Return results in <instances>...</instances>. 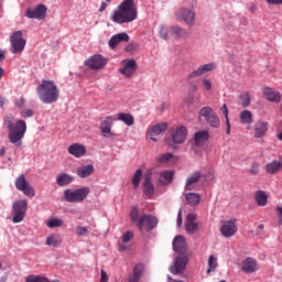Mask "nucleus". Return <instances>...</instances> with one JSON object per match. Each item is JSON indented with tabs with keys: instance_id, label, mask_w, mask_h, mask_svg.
Masks as SVG:
<instances>
[{
	"instance_id": "nucleus-37",
	"label": "nucleus",
	"mask_w": 282,
	"mask_h": 282,
	"mask_svg": "<svg viewBox=\"0 0 282 282\" xmlns=\"http://www.w3.org/2000/svg\"><path fill=\"white\" fill-rule=\"evenodd\" d=\"M61 243H63V238H61L58 234H53L46 239V246H54V248H57Z\"/></svg>"
},
{
	"instance_id": "nucleus-34",
	"label": "nucleus",
	"mask_w": 282,
	"mask_h": 282,
	"mask_svg": "<svg viewBox=\"0 0 282 282\" xmlns=\"http://www.w3.org/2000/svg\"><path fill=\"white\" fill-rule=\"evenodd\" d=\"M118 120L127 124V127H133L135 119L133 118V115L131 113H124L121 112L118 115Z\"/></svg>"
},
{
	"instance_id": "nucleus-64",
	"label": "nucleus",
	"mask_w": 282,
	"mask_h": 282,
	"mask_svg": "<svg viewBox=\"0 0 282 282\" xmlns=\"http://www.w3.org/2000/svg\"><path fill=\"white\" fill-rule=\"evenodd\" d=\"M7 99L4 97H0V107L3 108V106L6 105Z\"/></svg>"
},
{
	"instance_id": "nucleus-8",
	"label": "nucleus",
	"mask_w": 282,
	"mask_h": 282,
	"mask_svg": "<svg viewBox=\"0 0 282 282\" xmlns=\"http://www.w3.org/2000/svg\"><path fill=\"white\" fill-rule=\"evenodd\" d=\"M15 188L25 195L26 197H34L36 191L30 185V182L25 178V175L21 174L15 178Z\"/></svg>"
},
{
	"instance_id": "nucleus-39",
	"label": "nucleus",
	"mask_w": 282,
	"mask_h": 282,
	"mask_svg": "<svg viewBox=\"0 0 282 282\" xmlns=\"http://www.w3.org/2000/svg\"><path fill=\"white\" fill-rule=\"evenodd\" d=\"M186 199H187L188 204H192V206H197V204H199V202H202V196L196 193H188V194H186Z\"/></svg>"
},
{
	"instance_id": "nucleus-46",
	"label": "nucleus",
	"mask_w": 282,
	"mask_h": 282,
	"mask_svg": "<svg viewBox=\"0 0 282 282\" xmlns=\"http://www.w3.org/2000/svg\"><path fill=\"white\" fill-rule=\"evenodd\" d=\"M26 282H50V280L44 276L29 275Z\"/></svg>"
},
{
	"instance_id": "nucleus-38",
	"label": "nucleus",
	"mask_w": 282,
	"mask_h": 282,
	"mask_svg": "<svg viewBox=\"0 0 282 282\" xmlns=\"http://www.w3.org/2000/svg\"><path fill=\"white\" fill-rule=\"evenodd\" d=\"M135 69H138L135 59H126L123 61V68L120 72H135Z\"/></svg>"
},
{
	"instance_id": "nucleus-30",
	"label": "nucleus",
	"mask_w": 282,
	"mask_h": 282,
	"mask_svg": "<svg viewBox=\"0 0 282 282\" xmlns=\"http://www.w3.org/2000/svg\"><path fill=\"white\" fill-rule=\"evenodd\" d=\"M254 138H263V135H265V133H268V122L265 121H258L254 124Z\"/></svg>"
},
{
	"instance_id": "nucleus-1",
	"label": "nucleus",
	"mask_w": 282,
	"mask_h": 282,
	"mask_svg": "<svg viewBox=\"0 0 282 282\" xmlns=\"http://www.w3.org/2000/svg\"><path fill=\"white\" fill-rule=\"evenodd\" d=\"M137 19L138 8H135L133 0H123L111 15V21L119 25H122L123 23H133Z\"/></svg>"
},
{
	"instance_id": "nucleus-33",
	"label": "nucleus",
	"mask_w": 282,
	"mask_h": 282,
	"mask_svg": "<svg viewBox=\"0 0 282 282\" xmlns=\"http://www.w3.org/2000/svg\"><path fill=\"white\" fill-rule=\"evenodd\" d=\"M72 182H74V176L67 173H61L56 177L57 186H67L68 184H72Z\"/></svg>"
},
{
	"instance_id": "nucleus-53",
	"label": "nucleus",
	"mask_w": 282,
	"mask_h": 282,
	"mask_svg": "<svg viewBox=\"0 0 282 282\" xmlns=\"http://www.w3.org/2000/svg\"><path fill=\"white\" fill-rule=\"evenodd\" d=\"M14 106L18 107V109H23L25 107V98L20 97L14 100Z\"/></svg>"
},
{
	"instance_id": "nucleus-23",
	"label": "nucleus",
	"mask_w": 282,
	"mask_h": 282,
	"mask_svg": "<svg viewBox=\"0 0 282 282\" xmlns=\"http://www.w3.org/2000/svg\"><path fill=\"white\" fill-rule=\"evenodd\" d=\"M202 178V173L199 171H196L194 173H192L185 182V191H193L195 184H197V182H199V180Z\"/></svg>"
},
{
	"instance_id": "nucleus-19",
	"label": "nucleus",
	"mask_w": 282,
	"mask_h": 282,
	"mask_svg": "<svg viewBox=\"0 0 282 282\" xmlns=\"http://www.w3.org/2000/svg\"><path fill=\"white\" fill-rule=\"evenodd\" d=\"M111 120V117H106V119L100 123L99 129L104 138H113V135H116V133L111 131V127L113 126Z\"/></svg>"
},
{
	"instance_id": "nucleus-20",
	"label": "nucleus",
	"mask_w": 282,
	"mask_h": 282,
	"mask_svg": "<svg viewBox=\"0 0 282 282\" xmlns=\"http://www.w3.org/2000/svg\"><path fill=\"white\" fill-rule=\"evenodd\" d=\"M210 138V133H208V130H200L194 134L193 138V145L194 147H203V144H206Z\"/></svg>"
},
{
	"instance_id": "nucleus-28",
	"label": "nucleus",
	"mask_w": 282,
	"mask_h": 282,
	"mask_svg": "<svg viewBox=\"0 0 282 282\" xmlns=\"http://www.w3.org/2000/svg\"><path fill=\"white\" fill-rule=\"evenodd\" d=\"M142 272H144V264L139 263V264L134 265L132 273L128 278V281L129 282L140 281L141 276H142Z\"/></svg>"
},
{
	"instance_id": "nucleus-22",
	"label": "nucleus",
	"mask_w": 282,
	"mask_h": 282,
	"mask_svg": "<svg viewBox=\"0 0 282 282\" xmlns=\"http://www.w3.org/2000/svg\"><path fill=\"white\" fill-rule=\"evenodd\" d=\"M68 153L74 158H83L87 153V149L80 143H73L68 147Z\"/></svg>"
},
{
	"instance_id": "nucleus-56",
	"label": "nucleus",
	"mask_w": 282,
	"mask_h": 282,
	"mask_svg": "<svg viewBox=\"0 0 282 282\" xmlns=\"http://www.w3.org/2000/svg\"><path fill=\"white\" fill-rule=\"evenodd\" d=\"M100 282H109V275L104 269L100 270Z\"/></svg>"
},
{
	"instance_id": "nucleus-51",
	"label": "nucleus",
	"mask_w": 282,
	"mask_h": 282,
	"mask_svg": "<svg viewBox=\"0 0 282 282\" xmlns=\"http://www.w3.org/2000/svg\"><path fill=\"white\" fill-rule=\"evenodd\" d=\"M138 217H140V212L138 210V208H133L130 213L131 221L135 224V221H138Z\"/></svg>"
},
{
	"instance_id": "nucleus-49",
	"label": "nucleus",
	"mask_w": 282,
	"mask_h": 282,
	"mask_svg": "<svg viewBox=\"0 0 282 282\" xmlns=\"http://www.w3.org/2000/svg\"><path fill=\"white\" fill-rule=\"evenodd\" d=\"M133 239V231H126L122 235L121 241L122 243H129Z\"/></svg>"
},
{
	"instance_id": "nucleus-48",
	"label": "nucleus",
	"mask_w": 282,
	"mask_h": 282,
	"mask_svg": "<svg viewBox=\"0 0 282 282\" xmlns=\"http://www.w3.org/2000/svg\"><path fill=\"white\" fill-rule=\"evenodd\" d=\"M21 118H32L34 116V110L26 108L20 111Z\"/></svg>"
},
{
	"instance_id": "nucleus-24",
	"label": "nucleus",
	"mask_w": 282,
	"mask_h": 282,
	"mask_svg": "<svg viewBox=\"0 0 282 282\" xmlns=\"http://www.w3.org/2000/svg\"><path fill=\"white\" fill-rule=\"evenodd\" d=\"M264 170L269 175H276L279 171H282V160H273L264 166Z\"/></svg>"
},
{
	"instance_id": "nucleus-61",
	"label": "nucleus",
	"mask_w": 282,
	"mask_h": 282,
	"mask_svg": "<svg viewBox=\"0 0 282 282\" xmlns=\"http://www.w3.org/2000/svg\"><path fill=\"white\" fill-rule=\"evenodd\" d=\"M177 226L178 228H182V209L177 213Z\"/></svg>"
},
{
	"instance_id": "nucleus-21",
	"label": "nucleus",
	"mask_w": 282,
	"mask_h": 282,
	"mask_svg": "<svg viewBox=\"0 0 282 282\" xmlns=\"http://www.w3.org/2000/svg\"><path fill=\"white\" fill-rule=\"evenodd\" d=\"M173 250L177 252V254L186 253V238L184 236H176L173 240Z\"/></svg>"
},
{
	"instance_id": "nucleus-16",
	"label": "nucleus",
	"mask_w": 282,
	"mask_h": 282,
	"mask_svg": "<svg viewBox=\"0 0 282 282\" xmlns=\"http://www.w3.org/2000/svg\"><path fill=\"white\" fill-rule=\"evenodd\" d=\"M186 135H188V130L186 127L181 126L172 132V142L174 144H183V142H186Z\"/></svg>"
},
{
	"instance_id": "nucleus-10",
	"label": "nucleus",
	"mask_w": 282,
	"mask_h": 282,
	"mask_svg": "<svg viewBox=\"0 0 282 282\" xmlns=\"http://www.w3.org/2000/svg\"><path fill=\"white\" fill-rule=\"evenodd\" d=\"M199 116L205 118L206 122H208L209 127H214L215 129H219L221 126V121L219 120V117L217 113H215V110L210 107H204L199 111Z\"/></svg>"
},
{
	"instance_id": "nucleus-50",
	"label": "nucleus",
	"mask_w": 282,
	"mask_h": 282,
	"mask_svg": "<svg viewBox=\"0 0 282 282\" xmlns=\"http://www.w3.org/2000/svg\"><path fill=\"white\" fill-rule=\"evenodd\" d=\"M159 34L164 41L169 40V31L163 24L160 25Z\"/></svg>"
},
{
	"instance_id": "nucleus-32",
	"label": "nucleus",
	"mask_w": 282,
	"mask_h": 282,
	"mask_svg": "<svg viewBox=\"0 0 282 282\" xmlns=\"http://www.w3.org/2000/svg\"><path fill=\"white\" fill-rule=\"evenodd\" d=\"M94 174V165H83L77 169V175L78 177H82V180H85Z\"/></svg>"
},
{
	"instance_id": "nucleus-7",
	"label": "nucleus",
	"mask_w": 282,
	"mask_h": 282,
	"mask_svg": "<svg viewBox=\"0 0 282 282\" xmlns=\"http://www.w3.org/2000/svg\"><path fill=\"white\" fill-rule=\"evenodd\" d=\"M10 52L11 54H22L25 50V39H23V32L15 31L10 35Z\"/></svg>"
},
{
	"instance_id": "nucleus-59",
	"label": "nucleus",
	"mask_w": 282,
	"mask_h": 282,
	"mask_svg": "<svg viewBox=\"0 0 282 282\" xmlns=\"http://www.w3.org/2000/svg\"><path fill=\"white\" fill-rule=\"evenodd\" d=\"M197 89H198V87H197L196 83L189 84V88H188L189 94H195L197 91Z\"/></svg>"
},
{
	"instance_id": "nucleus-42",
	"label": "nucleus",
	"mask_w": 282,
	"mask_h": 282,
	"mask_svg": "<svg viewBox=\"0 0 282 282\" xmlns=\"http://www.w3.org/2000/svg\"><path fill=\"white\" fill-rule=\"evenodd\" d=\"M140 182H142V169L137 170L132 177V184L134 188H138V186H140Z\"/></svg>"
},
{
	"instance_id": "nucleus-27",
	"label": "nucleus",
	"mask_w": 282,
	"mask_h": 282,
	"mask_svg": "<svg viewBox=\"0 0 282 282\" xmlns=\"http://www.w3.org/2000/svg\"><path fill=\"white\" fill-rule=\"evenodd\" d=\"M263 96L270 102H281V94L279 91H274V89L270 87L264 88Z\"/></svg>"
},
{
	"instance_id": "nucleus-41",
	"label": "nucleus",
	"mask_w": 282,
	"mask_h": 282,
	"mask_svg": "<svg viewBox=\"0 0 282 282\" xmlns=\"http://www.w3.org/2000/svg\"><path fill=\"white\" fill-rule=\"evenodd\" d=\"M215 69H217V63L212 62L203 66H199L197 68V72H215Z\"/></svg>"
},
{
	"instance_id": "nucleus-62",
	"label": "nucleus",
	"mask_w": 282,
	"mask_h": 282,
	"mask_svg": "<svg viewBox=\"0 0 282 282\" xmlns=\"http://www.w3.org/2000/svg\"><path fill=\"white\" fill-rule=\"evenodd\" d=\"M108 3L109 2H107V1L101 2L100 8H99V12H105V10H107Z\"/></svg>"
},
{
	"instance_id": "nucleus-4",
	"label": "nucleus",
	"mask_w": 282,
	"mask_h": 282,
	"mask_svg": "<svg viewBox=\"0 0 282 282\" xmlns=\"http://www.w3.org/2000/svg\"><path fill=\"white\" fill-rule=\"evenodd\" d=\"M174 17L177 21H182V23L186 24L187 28H195L197 23L195 2L189 3V7H182L176 10Z\"/></svg>"
},
{
	"instance_id": "nucleus-6",
	"label": "nucleus",
	"mask_w": 282,
	"mask_h": 282,
	"mask_svg": "<svg viewBox=\"0 0 282 282\" xmlns=\"http://www.w3.org/2000/svg\"><path fill=\"white\" fill-rule=\"evenodd\" d=\"M28 213V200L20 199L12 205V221L13 224H21L25 219V214Z\"/></svg>"
},
{
	"instance_id": "nucleus-11",
	"label": "nucleus",
	"mask_w": 282,
	"mask_h": 282,
	"mask_svg": "<svg viewBox=\"0 0 282 282\" xmlns=\"http://www.w3.org/2000/svg\"><path fill=\"white\" fill-rule=\"evenodd\" d=\"M85 65L86 67H89V69H102L105 65H107V58L100 54H96L86 59Z\"/></svg>"
},
{
	"instance_id": "nucleus-12",
	"label": "nucleus",
	"mask_w": 282,
	"mask_h": 282,
	"mask_svg": "<svg viewBox=\"0 0 282 282\" xmlns=\"http://www.w3.org/2000/svg\"><path fill=\"white\" fill-rule=\"evenodd\" d=\"M166 129V122L156 123L148 130V138H150L152 142H158L160 140V135H162V133H164Z\"/></svg>"
},
{
	"instance_id": "nucleus-15",
	"label": "nucleus",
	"mask_w": 282,
	"mask_h": 282,
	"mask_svg": "<svg viewBox=\"0 0 282 282\" xmlns=\"http://www.w3.org/2000/svg\"><path fill=\"white\" fill-rule=\"evenodd\" d=\"M186 263H188V258L185 256L177 257L174 265L170 267V272L176 275L182 274L186 270Z\"/></svg>"
},
{
	"instance_id": "nucleus-26",
	"label": "nucleus",
	"mask_w": 282,
	"mask_h": 282,
	"mask_svg": "<svg viewBox=\"0 0 282 282\" xmlns=\"http://www.w3.org/2000/svg\"><path fill=\"white\" fill-rule=\"evenodd\" d=\"M257 260L252 258H247L242 262V272H246L247 274H251V272H257Z\"/></svg>"
},
{
	"instance_id": "nucleus-47",
	"label": "nucleus",
	"mask_w": 282,
	"mask_h": 282,
	"mask_svg": "<svg viewBox=\"0 0 282 282\" xmlns=\"http://www.w3.org/2000/svg\"><path fill=\"white\" fill-rule=\"evenodd\" d=\"M241 99V106L243 107V109H246V107H250V94H245L240 97Z\"/></svg>"
},
{
	"instance_id": "nucleus-18",
	"label": "nucleus",
	"mask_w": 282,
	"mask_h": 282,
	"mask_svg": "<svg viewBox=\"0 0 282 282\" xmlns=\"http://www.w3.org/2000/svg\"><path fill=\"white\" fill-rule=\"evenodd\" d=\"M197 214H188L186 216L185 230L188 235H195L199 225H197Z\"/></svg>"
},
{
	"instance_id": "nucleus-36",
	"label": "nucleus",
	"mask_w": 282,
	"mask_h": 282,
	"mask_svg": "<svg viewBox=\"0 0 282 282\" xmlns=\"http://www.w3.org/2000/svg\"><path fill=\"white\" fill-rule=\"evenodd\" d=\"M256 204L258 206H267L268 205V194L263 191H258L254 196Z\"/></svg>"
},
{
	"instance_id": "nucleus-54",
	"label": "nucleus",
	"mask_w": 282,
	"mask_h": 282,
	"mask_svg": "<svg viewBox=\"0 0 282 282\" xmlns=\"http://www.w3.org/2000/svg\"><path fill=\"white\" fill-rule=\"evenodd\" d=\"M203 87L206 89V91H210L213 89V82L208 78L203 79Z\"/></svg>"
},
{
	"instance_id": "nucleus-63",
	"label": "nucleus",
	"mask_w": 282,
	"mask_h": 282,
	"mask_svg": "<svg viewBox=\"0 0 282 282\" xmlns=\"http://www.w3.org/2000/svg\"><path fill=\"white\" fill-rule=\"evenodd\" d=\"M118 248L120 252H126L127 250V246H124V242H119Z\"/></svg>"
},
{
	"instance_id": "nucleus-29",
	"label": "nucleus",
	"mask_w": 282,
	"mask_h": 282,
	"mask_svg": "<svg viewBox=\"0 0 282 282\" xmlns=\"http://www.w3.org/2000/svg\"><path fill=\"white\" fill-rule=\"evenodd\" d=\"M143 192L148 197H152L155 193V186L151 182V174L144 176Z\"/></svg>"
},
{
	"instance_id": "nucleus-40",
	"label": "nucleus",
	"mask_w": 282,
	"mask_h": 282,
	"mask_svg": "<svg viewBox=\"0 0 282 282\" xmlns=\"http://www.w3.org/2000/svg\"><path fill=\"white\" fill-rule=\"evenodd\" d=\"M220 111L223 112V115L226 118V133L228 135H230V119L228 118V106H226V104L223 105V107L220 108Z\"/></svg>"
},
{
	"instance_id": "nucleus-31",
	"label": "nucleus",
	"mask_w": 282,
	"mask_h": 282,
	"mask_svg": "<svg viewBox=\"0 0 282 282\" xmlns=\"http://www.w3.org/2000/svg\"><path fill=\"white\" fill-rule=\"evenodd\" d=\"M240 122L241 124H245L248 130H250V124L253 122L252 111L250 110H242L240 112Z\"/></svg>"
},
{
	"instance_id": "nucleus-44",
	"label": "nucleus",
	"mask_w": 282,
	"mask_h": 282,
	"mask_svg": "<svg viewBox=\"0 0 282 282\" xmlns=\"http://www.w3.org/2000/svg\"><path fill=\"white\" fill-rule=\"evenodd\" d=\"M46 226L48 228H61V226H63V221L58 218H52L47 221Z\"/></svg>"
},
{
	"instance_id": "nucleus-2",
	"label": "nucleus",
	"mask_w": 282,
	"mask_h": 282,
	"mask_svg": "<svg viewBox=\"0 0 282 282\" xmlns=\"http://www.w3.org/2000/svg\"><path fill=\"white\" fill-rule=\"evenodd\" d=\"M4 124L9 130V140L11 144L15 147H21L23 142V138H25V133L28 131V123L23 119H19L15 124L12 121V117L4 118Z\"/></svg>"
},
{
	"instance_id": "nucleus-9",
	"label": "nucleus",
	"mask_w": 282,
	"mask_h": 282,
	"mask_svg": "<svg viewBox=\"0 0 282 282\" xmlns=\"http://www.w3.org/2000/svg\"><path fill=\"white\" fill-rule=\"evenodd\" d=\"M156 227L158 218L153 215L143 214L138 220V228L141 232H143V230L150 232V230H153Z\"/></svg>"
},
{
	"instance_id": "nucleus-3",
	"label": "nucleus",
	"mask_w": 282,
	"mask_h": 282,
	"mask_svg": "<svg viewBox=\"0 0 282 282\" xmlns=\"http://www.w3.org/2000/svg\"><path fill=\"white\" fill-rule=\"evenodd\" d=\"M36 93L41 102H44V105L56 102L59 96L58 86H56L54 80L50 79H42L36 87Z\"/></svg>"
},
{
	"instance_id": "nucleus-55",
	"label": "nucleus",
	"mask_w": 282,
	"mask_h": 282,
	"mask_svg": "<svg viewBox=\"0 0 282 282\" xmlns=\"http://www.w3.org/2000/svg\"><path fill=\"white\" fill-rule=\"evenodd\" d=\"M118 76L120 80H124V78H132L133 72H120Z\"/></svg>"
},
{
	"instance_id": "nucleus-43",
	"label": "nucleus",
	"mask_w": 282,
	"mask_h": 282,
	"mask_svg": "<svg viewBox=\"0 0 282 282\" xmlns=\"http://www.w3.org/2000/svg\"><path fill=\"white\" fill-rule=\"evenodd\" d=\"M215 270H217V258H215V256H209L207 274L215 272Z\"/></svg>"
},
{
	"instance_id": "nucleus-52",
	"label": "nucleus",
	"mask_w": 282,
	"mask_h": 282,
	"mask_svg": "<svg viewBox=\"0 0 282 282\" xmlns=\"http://www.w3.org/2000/svg\"><path fill=\"white\" fill-rule=\"evenodd\" d=\"M87 232H89L87 227H83V226L76 227V234L78 235V237H85V235H87Z\"/></svg>"
},
{
	"instance_id": "nucleus-45",
	"label": "nucleus",
	"mask_w": 282,
	"mask_h": 282,
	"mask_svg": "<svg viewBox=\"0 0 282 282\" xmlns=\"http://www.w3.org/2000/svg\"><path fill=\"white\" fill-rule=\"evenodd\" d=\"M172 159H173V154L172 153H164V154H161L158 158V162L160 164H166V162L171 161Z\"/></svg>"
},
{
	"instance_id": "nucleus-5",
	"label": "nucleus",
	"mask_w": 282,
	"mask_h": 282,
	"mask_svg": "<svg viewBox=\"0 0 282 282\" xmlns=\"http://www.w3.org/2000/svg\"><path fill=\"white\" fill-rule=\"evenodd\" d=\"M89 187H82L79 189H65L64 199L70 204H78V202H85L87 195H89Z\"/></svg>"
},
{
	"instance_id": "nucleus-57",
	"label": "nucleus",
	"mask_w": 282,
	"mask_h": 282,
	"mask_svg": "<svg viewBox=\"0 0 282 282\" xmlns=\"http://www.w3.org/2000/svg\"><path fill=\"white\" fill-rule=\"evenodd\" d=\"M250 173L251 175H257V173H259V163H252Z\"/></svg>"
},
{
	"instance_id": "nucleus-17",
	"label": "nucleus",
	"mask_w": 282,
	"mask_h": 282,
	"mask_svg": "<svg viewBox=\"0 0 282 282\" xmlns=\"http://www.w3.org/2000/svg\"><path fill=\"white\" fill-rule=\"evenodd\" d=\"M129 34H127L126 32H121L112 35L108 42V45L111 50H116V47H118L120 43H129Z\"/></svg>"
},
{
	"instance_id": "nucleus-13",
	"label": "nucleus",
	"mask_w": 282,
	"mask_h": 282,
	"mask_svg": "<svg viewBox=\"0 0 282 282\" xmlns=\"http://www.w3.org/2000/svg\"><path fill=\"white\" fill-rule=\"evenodd\" d=\"M237 230L238 228H237L236 219L223 221V225L220 227V234L223 235V237H226V238L234 237Z\"/></svg>"
},
{
	"instance_id": "nucleus-14",
	"label": "nucleus",
	"mask_w": 282,
	"mask_h": 282,
	"mask_svg": "<svg viewBox=\"0 0 282 282\" xmlns=\"http://www.w3.org/2000/svg\"><path fill=\"white\" fill-rule=\"evenodd\" d=\"M28 19H37V21H43L47 17V7L44 4H39L34 9H29L26 11Z\"/></svg>"
},
{
	"instance_id": "nucleus-58",
	"label": "nucleus",
	"mask_w": 282,
	"mask_h": 282,
	"mask_svg": "<svg viewBox=\"0 0 282 282\" xmlns=\"http://www.w3.org/2000/svg\"><path fill=\"white\" fill-rule=\"evenodd\" d=\"M275 210L278 213V221H279L280 226H282V206L276 207Z\"/></svg>"
},
{
	"instance_id": "nucleus-35",
	"label": "nucleus",
	"mask_w": 282,
	"mask_h": 282,
	"mask_svg": "<svg viewBox=\"0 0 282 282\" xmlns=\"http://www.w3.org/2000/svg\"><path fill=\"white\" fill-rule=\"evenodd\" d=\"M159 182L163 186H165L166 184H171L173 182V172L172 171L161 172L159 176Z\"/></svg>"
},
{
	"instance_id": "nucleus-60",
	"label": "nucleus",
	"mask_w": 282,
	"mask_h": 282,
	"mask_svg": "<svg viewBox=\"0 0 282 282\" xmlns=\"http://www.w3.org/2000/svg\"><path fill=\"white\" fill-rule=\"evenodd\" d=\"M269 6H282V0H267Z\"/></svg>"
},
{
	"instance_id": "nucleus-25",
	"label": "nucleus",
	"mask_w": 282,
	"mask_h": 282,
	"mask_svg": "<svg viewBox=\"0 0 282 282\" xmlns=\"http://www.w3.org/2000/svg\"><path fill=\"white\" fill-rule=\"evenodd\" d=\"M170 34L176 39H188V31L180 25H173L169 30Z\"/></svg>"
}]
</instances>
